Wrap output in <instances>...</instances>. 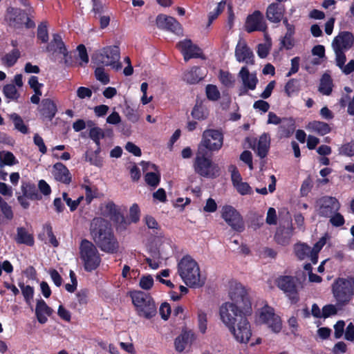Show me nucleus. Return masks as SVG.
<instances>
[{
    "mask_svg": "<svg viewBox=\"0 0 354 354\" xmlns=\"http://www.w3.org/2000/svg\"><path fill=\"white\" fill-rule=\"evenodd\" d=\"M229 296L232 302L223 303L219 308L220 318L229 329L243 318L251 315L252 304L248 292L238 283L230 289Z\"/></svg>",
    "mask_w": 354,
    "mask_h": 354,
    "instance_id": "1",
    "label": "nucleus"
},
{
    "mask_svg": "<svg viewBox=\"0 0 354 354\" xmlns=\"http://www.w3.org/2000/svg\"><path fill=\"white\" fill-rule=\"evenodd\" d=\"M90 232L94 242L102 251L109 254L118 252L120 244L108 221L101 217L94 218L91 223Z\"/></svg>",
    "mask_w": 354,
    "mask_h": 354,
    "instance_id": "2",
    "label": "nucleus"
},
{
    "mask_svg": "<svg viewBox=\"0 0 354 354\" xmlns=\"http://www.w3.org/2000/svg\"><path fill=\"white\" fill-rule=\"evenodd\" d=\"M178 272L183 282L191 288H200L205 283L197 262L189 255L184 256L178 264Z\"/></svg>",
    "mask_w": 354,
    "mask_h": 354,
    "instance_id": "3",
    "label": "nucleus"
},
{
    "mask_svg": "<svg viewBox=\"0 0 354 354\" xmlns=\"http://www.w3.org/2000/svg\"><path fill=\"white\" fill-rule=\"evenodd\" d=\"M203 146L198 147L193 161V169L200 176L215 178L220 175L221 169L212 158V153L205 151Z\"/></svg>",
    "mask_w": 354,
    "mask_h": 354,
    "instance_id": "4",
    "label": "nucleus"
},
{
    "mask_svg": "<svg viewBox=\"0 0 354 354\" xmlns=\"http://www.w3.org/2000/svg\"><path fill=\"white\" fill-rule=\"evenodd\" d=\"M129 296L138 316L150 319L156 315L157 308L150 294L142 290H131L129 292Z\"/></svg>",
    "mask_w": 354,
    "mask_h": 354,
    "instance_id": "5",
    "label": "nucleus"
},
{
    "mask_svg": "<svg viewBox=\"0 0 354 354\" xmlns=\"http://www.w3.org/2000/svg\"><path fill=\"white\" fill-rule=\"evenodd\" d=\"M336 305L343 307L347 305L354 296V277H338L331 286Z\"/></svg>",
    "mask_w": 354,
    "mask_h": 354,
    "instance_id": "6",
    "label": "nucleus"
},
{
    "mask_svg": "<svg viewBox=\"0 0 354 354\" xmlns=\"http://www.w3.org/2000/svg\"><path fill=\"white\" fill-rule=\"evenodd\" d=\"M80 256L86 272H91L100 265L101 257L95 245L86 239H82L80 243Z\"/></svg>",
    "mask_w": 354,
    "mask_h": 354,
    "instance_id": "7",
    "label": "nucleus"
},
{
    "mask_svg": "<svg viewBox=\"0 0 354 354\" xmlns=\"http://www.w3.org/2000/svg\"><path fill=\"white\" fill-rule=\"evenodd\" d=\"M32 18L25 10L19 8L9 6L6 11L5 21L10 27L15 29L24 27L27 29L34 28L36 25Z\"/></svg>",
    "mask_w": 354,
    "mask_h": 354,
    "instance_id": "8",
    "label": "nucleus"
},
{
    "mask_svg": "<svg viewBox=\"0 0 354 354\" xmlns=\"http://www.w3.org/2000/svg\"><path fill=\"white\" fill-rule=\"evenodd\" d=\"M120 58L119 47L118 46H110L94 53L91 59L94 64L98 66H111L118 71L122 68V63L119 61Z\"/></svg>",
    "mask_w": 354,
    "mask_h": 354,
    "instance_id": "9",
    "label": "nucleus"
},
{
    "mask_svg": "<svg viewBox=\"0 0 354 354\" xmlns=\"http://www.w3.org/2000/svg\"><path fill=\"white\" fill-rule=\"evenodd\" d=\"M276 284L284 292L292 304H296L299 301L296 277L288 275L280 276L276 279Z\"/></svg>",
    "mask_w": 354,
    "mask_h": 354,
    "instance_id": "10",
    "label": "nucleus"
},
{
    "mask_svg": "<svg viewBox=\"0 0 354 354\" xmlns=\"http://www.w3.org/2000/svg\"><path fill=\"white\" fill-rule=\"evenodd\" d=\"M223 145V134L218 129H208L202 134V139L198 147L203 146L205 151L211 153L220 150Z\"/></svg>",
    "mask_w": 354,
    "mask_h": 354,
    "instance_id": "11",
    "label": "nucleus"
},
{
    "mask_svg": "<svg viewBox=\"0 0 354 354\" xmlns=\"http://www.w3.org/2000/svg\"><path fill=\"white\" fill-rule=\"evenodd\" d=\"M315 208L319 217L328 218L333 213L339 211L341 203L336 197L324 196L316 201Z\"/></svg>",
    "mask_w": 354,
    "mask_h": 354,
    "instance_id": "12",
    "label": "nucleus"
},
{
    "mask_svg": "<svg viewBox=\"0 0 354 354\" xmlns=\"http://www.w3.org/2000/svg\"><path fill=\"white\" fill-rule=\"evenodd\" d=\"M221 216L234 230L242 232L245 230L243 217L234 207L231 205L223 206Z\"/></svg>",
    "mask_w": 354,
    "mask_h": 354,
    "instance_id": "13",
    "label": "nucleus"
},
{
    "mask_svg": "<svg viewBox=\"0 0 354 354\" xmlns=\"http://www.w3.org/2000/svg\"><path fill=\"white\" fill-rule=\"evenodd\" d=\"M229 330L234 339L241 344L248 343L252 336L251 326L248 317L241 319L236 324V326L230 328Z\"/></svg>",
    "mask_w": 354,
    "mask_h": 354,
    "instance_id": "14",
    "label": "nucleus"
},
{
    "mask_svg": "<svg viewBox=\"0 0 354 354\" xmlns=\"http://www.w3.org/2000/svg\"><path fill=\"white\" fill-rule=\"evenodd\" d=\"M259 320L268 325L275 333H279L281 329V322L279 316L275 315L274 308L264 306L259 313Z\"/></svg>",
    "mask_w": 354,
    "mask_h": 354,
    "instance_id": "15",
    "label": "nucleus"
},
{
    "mask_svg": "<svg viewBox=\"0 0 354 354\" xmlns=\"http://www.w3.org/2000/svg\"><path fill=\"white\" fill-rule=\"evenodd\" d=\"M245 30L251 33L255 31L266 32L268 26L263 13L259 10H255L249 15L245 20Z\"/></svg>",
    "mask_w": 354,
    "mask_h": 354,
    "instance_id": "16",
    "label": "nucleus"
},
{
    "mask_svg": "<svg viewBox=\"0 0 354 354\" xmlns=\"http://www.w3.org/2000/svg\"><path fill=\"white\" fill-rule=\"evenodd\" d=\"M106 216L115 224L118 230H124L130 225L129 220L121 213L116 205L111 201L105 206Z\"/></svg>",
    "mask_w": 354,
    "mask_h": 354,
    "instance_id": "17",
    "label": "nucleus"
},
{
    "mask_svg": "<svg viewBox=\"0 0 354 354\" xmlns=\"http://www.w3.org/2000/svg\"><path fill=\"white\" fill-rule=\"evenodd\" d=\"M238 76L244 86V88L240 90L239 95L247 94L248 90L253 91L256 88L259 82L257 75L250 73L247 66H244L241 68Z\"/></svg>",
    "mask_w": 354,
    "mask_h": 354,
    "instance_id": "18",
    "label": "nucleus"
},
{
    "mask_svg": "<svg viewBox=\"0 0 354 354\" xmlns=\"http://www.w3.org/2000/svg\"><path fill=\"white\" fill-rule=\"evenodd\" d=\"M235 57L239 62H245L249 65L254 64V55L245 41H239L235 48Z\"/></svg>",
    "mask_w": 354,
    "mask_h": 354,
    "instance_id": "19",
    "label": "nucleus"
},
{
    "mask_svg": "<svg viewBox=\"0 0 354 354\" xmlns=\"http://www.w3.org/2000/svg\"><path fill=\"white\" fill-rule=\"evenodd\" d=\"M156 25L159 28L165 29L179 34L182 32L180 24L174 17L165 15H158L156 17Z\"/></svg>",
    "mask_w": 354,
    "mask_h": 354,
    "instance_id": "20",
    "label": "nucleus"
},
{
    "mask_svg": "<svg viewBox=\"0 0 354 354\" xmlns=\"http://www.w3.org/2000/svg\"><path fill=\"white\" fill-rule=\"evenodd\" d=\"M286 8L284 5L279 3H272L266 8V19L271 23L278 24L284 16Z\"/></svg>",
    "mask_w": 354,
    "mask_h": 354,
    "instance_id": "21",
    "label": "nucleus"
},
{
    "mask_svg": "<svg viewBox=\"0 0 354 354\" xmlns=\"http://www.w3.org/2000/svg\"><path fill=\"white\" fill-rule=\"evenodd\" d=\"M38 110L43 120H46L50 122L57 112V107L53 100L45 98L41 100Z\"/></svg>",
    "mask_w": 354,
    "mask_h": 354,
    "instance_id": "22",
    "label": "nucleus"
},
{
    "mask_svg": "<svg viewBox=\"0 0 354 354\" xmlns=\"http://www.w3.org/2000/svg\"><path fill=\"white\" fill-rule=\"evenodd\" d=\"M52 174L55 180L65 185H69L72 181V176L68 169L62 162L53 165Z\"/></svg>",
    "mask_w": 354,
    "mask_h": 354,
    "instance_id": "23",
    "label": "nucleus"
},
{
    "mask_svg": "<svg viewBox=\"0 0 354 354\" xmlns=\"http://www.w3.org/2000/svg\"><path fill=\"white\" fill-rule=\"evenodd\" d=\"M354 44L353 35L348 31L341 32L333 41L334 49L348 50Z\"/></svg>",
    "mask_w": 354,
    "mask_h": 354,
    "instance_id": "24",
    "label": "nucleus"
},
{
    "mask_svg": "<svg viewBox=\"0 0 354 354\" xmlns=\"http://www.w3.org/2000/svg\"><path fill=\"white\" fill-rule=\"evenodd\" d=\"M48 52L55 53L58 52L59 54L64 55V63L68 64L67 56L68 51L62 40L61 35L58 33L53 35V39L46 46Z\"/></svg>",
    "mask_w": 354,
    "mask_h": 354,
    "instance_id": "25",
    "label": "nucleus"
},
{
    "mask_svg": "<svg viewBox=\"0 0 354 354\" xmlns=\"http://www.w3.org/2000/svg\"><path fill=\"white\" fill-rule=\"evenodd\" d=\"M180 46L181 47V50L185 61L192 58L203 57L201 49L196 45L192 44V41L189 39L180 42Z\"/></svg>",
    "mask_w": 354,
    "mask_h": 354,
    "instance_id": "26",
    "label": "nucleus"
},
{
    "mask_svg": "<svg viewBox=\"0 0 354 354\" xmlns=\"http://www.w3.org/2000/svg\"><path fill=\"white\" fill-rule=\"evenodd\" d=\"M53 311V309L46 304L45 301L41 299L37 301L35 308V315L37 321L40 324H44L46 323L48 321L46 315L50 316Z\"/></svg>",
    "mask_w": 354,
    "mask_h": 354,
    "instance_id": "27",
    "label": "nucleus"
},
{
    "mask_svg": "<svg viewBox=\"0 0 354 354\" xmlns=\"http://www.w3.org/2000/svg\"><path fill=\"white\" fill-rule=\"evenodd\" d=\"M22 194L31 201H40L42 196L39 193L36 185L31 182L24 181L21 185Z\"/></svg>",
    "mask_w": 354,
    "mask_h": 354,
    "instance_id": "28",
    "label": "nucleus"
},
{
    "mask_svg": "<svg viewBox=\"0 0 354 354\" xmlns=\"http://www.w3.org/2000/svg\"><path fill=\"white\" fill-rule=\"evenodd\" d=\"M15 239L19 244H24L30 247L33 246L35 244L33 234L29 233L24 227H19L17 228V235Z\"/></svg>",
    "mask_w": 354,
    "mask_h": 354,
    "instance_id": "29",
    "label": "nucleus"
},
{
    "mask_svg": "<svg viewBox=\"0 0 354 354\" xmlns=\"http://www.w3.org/2000/svg\"><path fill=\"white\" fill-rule=\"evenodd\" d=\"M296 129L295 121L293 118H283L281 124L279 127V134L281 138H289Z\"/></svg>",
    "mask_w": 354,
    "mask_h": 354,
    "instance_id": "30",
    "label": "nucleus"
},
{
    "mask_svg": "<svg viewBox=\"0 0 354 354\" xmlns=\"http://www.w3.org/2000/svg\"><path fill=\"white\" fill-rule=\"evenodd\" d=\"M194 337V334L190 331L183 332L174 340L175 349L178 353H182L185 349L189 343H191Z\"/></svg>",
    "mask_w": 354,
    "mask_h": 354,
    "instance_id": "31",
    "label": "nucleus"
},
{
    "mask_svg": "<svg viewBox=\"0 0 354 354\" xmlns=\"http://www.w3.org/2000/svg\"><path fill=\"white\" fill-rule=\"evenodd\" d=\"M292 235L291 228L279 227L274 234V240L279 245H287L290 243Z\"/></svg>",
    "mask_w": 354,
    "mask_h": 354,
    "instance_id": "32",
    "label": "nucleus"
},
{
    "mask_svg": "<svg viewBox=\"0 0 354 354\" xmlns=\"http://www.w3.org/2000/svg\"><path fill=\"white\" fill-rule=\"evenodd\" d=\"M191 115L195 120H204L207 118L209 111L203 104V101L197 99L192 110Z\"/></svg>",
    "mask_w": 354,
    "mask_h": 354,
    "instance_id": "33",
    "label": "nucleus"
},
{
    "mask_svg": "<svg viewBox=\"0 0 354 354\" xmlns=\"http://www.w3.org/2000/svg\"><path fill=\"white\" fill-rule=\"evenodd\" d=\"M270 139L268 133H263L259 139L257 153L261 158L267 156L270 148Z\"/></svg>",
    "mask_w": 354,
    "mask_h": 354,
    "instance_id": "34",
    "label": "nucleus"
},
{
    "mask_svg": "<svg viewBox=\"0 0 354 354\" xmlns=\"http://www.w3.org/2000/svg\"><path fill=\"white\" fill-rule=\"evenodd\" d=\"M333 80L328 73H324L321 79L318 91L323 95H329L333 91Z\"/></svg>",
    "mask_w": 354,
    "mask_h": 354,
    "instance_id": "35",
    "label": "nucleus"
},
{
    "mask_svg": "<svg viewBox=\"0 0 354 354\" xmlns=\"http://www.w3.org/2000/svg\"><path fill=\"white\" fill-rule=\"evenodd\" d=\"M308 127L319 136H324L331 131L330 125L324 122L314 120L309 122Z\"/></svg>",
    "mask_w": 354,
    "mask_h": 354,
    "instance_id": "36",
    "label": "nucleus"
},
{
    "mask_svg": "<svg viewBox=\"0 0 354 354\" xmlns=\"http://www.w3.org/2000/svg\"><path fill=\"white\" fill-rule=\"evenodd\" d=\"M198 66H193L189 71L184 73L183 80L189 84H195L199 82L203 77L200 76Z\"/></svg>",
    "mask_w": 354,
    "mask_h": 354,
    "instance_id": "37",
    "label": "nucleus"
},
{
    "mask_svg": "<svg viewBox=\"0 0 354 354\" xmlns=\"http://www.w3.org/2000/svg\"><path fill=\"white\" fill-rule=\"evenodd\" d=\"M151 167L154 170L158 171V167L152 164ZM145 180L146 183L153 187H156L160 182V174L158 171L157 172H147L145 175Z\"/></svg>",
    "mask_w": 354,
    "mask_h": 354,
    "instance_id": "38",
    "label": "nucleus"
},
{
    "mask_svg": "<svg viewBox=\"0 0 354 354\" xmlns=\"http://www.w3.org/2000/svg\"><path fill=\"white\" fill-rule=\"evenodd\" d=\"M294 251L296 257L299 260H304L308 258L312 249L306 243H297L294 246Z\"/></svg>",
    "mask_w": 354,
    "mask_h": 354,
    "instance_id": "39",
    "label": "nucleus"
},
{
    "mask_svg": "<svg viewBox=\"0 0 354 354\" xmlns=\"http://www.w3.org/2000/svg\"><path fill=\"white\" fill-rule=\"evenodd\" d=\"M20 56L21 53L19 49L14 48L2 57V62L6 66L12 67L16 64Z\"/></svg>",
    "mask_w": 354,
    "mask_h": 354,
    "instance_id": "40",
    "label": "nucleus"
},
{
    "mask_svg": "<svg viewBox=\"0 0 354 354\" xmlns=\"http://www.w3.org/2000/svg\"><path fill=\"white\" fill-rule=\"evenodd\" d=\"M10 118L12 121L15 129L23 134H27L28 133V126L24 124L23 119L19 114L13 113L10 115Z\"/></svg>",
    "mask_w": 354,
    "mask_h": 354,
    "instance_id": "41",
    "label": "nucleus"
},
{
    "mask_svg": "<svg viewBox=\"0 0 354 354\" xmlns=\"http://www.w3.org/2000/svg\"><path fill=\"white\" fill-rule=\"evenodd\" d=\"M19 162L14 154L10 151L0 152V167L3 165L13 166Z\"/></svg>",
    "mask_w": 354,
    "mask_h": 354,
    "instance_id": "42",
    "label": "nucleus"
},
{
    "mask_svg": "<svg viewBox=\"0 0 354 354\" xmlns=\"http://www.w3.org/2000/svg\"><path fill=\"white\" fill-rule=\"evenodd\" d=\"M3 93L5 97L10 100L17 101L20 96L15 85L12 84H6L3 88Z\"/></svg>",
    "mask_w": 354,
    "mask_h": 354,
    "instance_id": "43",
    "label": "nucleus"
},
{
    "mask_svg": "<svg viewBox=\"0 0 354 354\" xmlns=\"http://www.w3.org/2000/svg\"><path fill=\"white\" fill-rule=\"evenodd\" d=\"M37 37L41 43H46L48 41V24L46 21H42L38 25Z\"/></svg>",
    "mask_w": 354,
    "mask_h": 354,
    "instance_id": "44",
    "label": "nucleus"
},
{
    "mask_svg": "<svg viewBox=\"0 0 354 354\" xmlns=\"http://www.w3.org/2000/svg\"><path fill=\"white\" fill-rule=\"evenodd\" d=\"M205 94L207 98L213 102L218 100L221 97V93L214 84H209L205 86Z\"/></svg>",
    "mask_w": 354,
    "mask_h": 354,
    "instance_id": "45",
    "label": "nucleus"
},
{
    "mask_svg": "<svg viewBox=\"0 0 354 354\" xmlns=\"http://www.w3.org/2000/svg\"><path fill=\"white\" fill-rule=\"evenodd\" d=\"M226 4L225 0H222L220 1L216 8L214 10V11L210 12L208 15V24L207 26H210L214 20H215L220 14L224 10Z\"/></svg>",
    "mask_w": 354,
    "mask_h": 354,
    "instance_id": "46",
    "label": "nucleus"
},
{
    "mask_svg": "<svg viewBox=\"0 0 354 354\" xmlns=\"http://www.w3.org/2000/svg\"><path fill=\"white\" fill-rule=\"evenodd\" d=\"M284 90L288 97H290L293 93L298 92L299 90L298 80L295 78L289 80L285 85Z\"/></svg>",
    "mask_w": 354,
    "mask_h": 354,
    "instance_id": "47",
    "label": "nucleus"
},
{
    "mask_svg": "<svg viewBox=\"0 0 354 354\" xmlns=\"http://www.w3.org/2000/svg\"><path fill=\"white\" fill-rule=\"evenodd\" d=\"M218 78L222 84L226 87L232 86L235 81L230 72L223 70H220Z\"/></svg>",
    "mask_w": 354,
    "mask_h": 354,
    "instance_id": "48",
    "label": "nucleus"
},
{
    "mask_svg": "<svg viewBox=\"0 0 354 354\" xmlns=\"http://www.w3.org/2000/svg\"><path fill=\"white\" fill-rule=\"evenodd\" d=\"M328 218L329 223L333 227H339L345 224V218L339 211L333 213V216H330Z\"/></svg>",
    "mask_w": 354,
    "mask_h": 354,
    "instance_id": "49",
    "label": "nucleus"
},
{
    "mask_svg": "<svg viewBox=\"0 0 354 354\" xmlns=\"http://www.w3.org/2000/svg\"><path fill=\"white\" fill-rule=\"evenodd\" d=\"M339 154L348 157L354 156V140L342 145L339 148Z\"/></svg>",
    "mask_w": 354,
    "mask_h": 354,
    "instance_id": "50",
    "label": "nucleus"
},
{
    "mask_svg": "<svg viewBox=\"0 0 354 354\" xmlns=\"http://www.w3.org/2000/svg\"><path fill=\"white\" fill-rule=\"evenodd\" d=\"M95 78L103 84H107L110 82L109 75L105 73L104 68L102 66H98L95 70Z\"/></svg>",
    "mask_w": 354,
    "mask_h": 354,
    "instance_id": "51",
    "label": "nucleus"
},
{
    "mask_svg": "<svg viewBox=\"0 0 354 354\" xmlns=\"http://www.w3.org/2000/svg\"><path fill=\"white\" fill-rule=\"evenodd\" d=\"M140 210L137 203H133L129 209V218H127L130 222L136 223L140 220Z\"/></svg>",
    "mask_w": 354,
    "mask_h": 354,
    "instance_id": "52",
    "label": "nucleus"
},
{
    "mask_svg": "<svg viewBox=\"0 0 354 354\" xmlns=\"http://www.w3.org/2000/svg\"><path fill=\"white\" fill-rule=\"evenodd\" d=\"M19 286L21 290L22 295L24 297V299L27 303H29L30 301L33 298L34 295V288L33 287L27 285L25 286L24 283H19Z\"/></svg>",
    "mask_w": 354,
    "mask_h": 354,
    "instance_id": "53",
    "label": "nucleus"
},
{
    "mask_svg": "<svg viewBox=\"0 0 354 354\" xmlns=\"http://www.w3.org/2000/svg\"><path fill=\"white\" fill-rule=\"evenodd\" d=\"M198 329L203 334L205 333L207 330V314L202 310L198 311Z\"/></svg>",
    "mask_w": 354,
    "mask_h": 354,
    "instance_id": "54",
    "label": "nucleus"
},
{
    "mask_svg": "<svg viewBox=\"0 0 354 354\" xmlns=\"http://www.w3.org/2000/svg\"><path fill=\"white\" fill-rule=\"evenodd\" d=\"M43 229L44 231H46L47 236L49 239V243L53 246V247H57L59 245V242L56 239V236H55L53 227L50 223H46L43 226Z\"/></svg>",
    "mask_w": 354,
    "mask_h": 354,
    "instance_id": "55",
    "label": "nucleus"
},
{
    "mask_svg": "<svg viewBox=\"0 0 354 354\" xmlns=\"http://www.w3.org/2000/svg\"><path fill=\"white\" fill-rule=\"evenodd\" d=\"M124 113L127 120L133 123H136L139 120L140 115L137 110L127 106L124 110Z\"/></svg>",
    "mask_w": 354,
    "mask_h": 354,
    "instance_id": "56",
    "label": "nucleus"
},
{
    "mask_svg": "<svg viewBox=\"0 0 354 354\" xmlns=\"http://www.w3.org/2000/svg\"><path fill=\"white\" fill-rule=\"evenodd\" d=\"M139 286L143 290H150L153 286V277L150 274L142 276L140 279Z\"/></svg>",
    "mask_w": 354,
    "mask_h": 354,
    "instance_id": "57",
    "label": "nucleus"
},
{
    "mask_svg": "<svg viewBox=\"0 0 354 354\" xmlns=\"http://www.w3.org/2000/svg\"><path fill=\"white\" fill-rule=\"evenodd\" d=\"M229 171L231 172V180L234 187L242 182L241 175L235 165H231L229 167Z\"/></svg>",
    "mask_w": 354,
    "mask_h": 354,
    "instance_id": "58",
    "label": "nucleus"
},
{
    "mask_svg": "<svg viewBox=\"0 0 354 354\" xmlns=\"http://www.w3.org/2000/svg\"><path fill=\"white\" fill-rule=\"evenodd\" d=\"M234 187L236 189L238 193H239L242 196L252 194V187L246 182H241L238 185H235Z\"/></svg>",
    "mask_w": 354,
    "mask_h": 354,
    "instance_id": "59",
    "label": "nucleus"
},
{
    "mask_svg": "<svg viewBox=\"0 0 354 354\" xmlns=\"http://www.w3.org/2000/svg\"><path fill=\"white\" fill-rule=\"evenodd\" d=\"M145 223L149 229H151L158 234L157 230H160V226L154 217L151 215H147L144 218Z\"/></svg>",
    "mask_w": 354,
    "mask_h": 354,
    "instance_id": "60",
    "label": "nucleus"
},
{
    "mask_svg": "<svg viewBox=\"0 0 354 354\" xmlns=\"http://www.w3.org/2000/svg\"><path fill=\"white\" fill-rule=\"evenodd\" d=\"M313 188V181H312V179L310 176H308L307 178H306L301 185V188H300V192H301V195L302 196H306L309 192H310L311 189Z\"/></svg>",
    "mask_w": 354,
    "mask_h": 354,
    "instance_id": "61",
    "label": "nucleus"
},
{
    "mask_svg": "<svg viewBox=\"0 0 354 354\" xmlns=\"http://www.w3.org/2000/svg\"><path fill=\"white\" fill-rule=\"evenodd\" d=\"M92 11L94 13V17L97 18L98 16L102 15L104 12L105 6L101 0H92Z\"/></svg>",
    "mask_w": 354,
    "mask_h": 354,
    "instance_id": "62",
    "label": "nucleus"
},
{
    "mask_svg": "<svg viewBox=\"0 0 354 354\" xmlns=\"http://www.w3.org/2000/svg\"><path fill=\"white\" fill-rule=\"evenodd\" d=\"M76 297L80 306H86L88 301V290L81 289L76 293Z\"/></svg>",
    "mask_w": 354,
    "mask_h": 354,
    "instance_id": "63",
    "label": "nucleus"
},
{
    "mask_svg": "<svg viewBox=\"0 0 354 354\" xmlns=\"http://www.w3.org/2000/svg\"><path fill=\"white\" fill-rule=\"evenodd\" d=\"M337 313V308L333 304H327L322 308V317L326 319Z\"/></svg>",
    "mask_w": 354,
    "mask_h": 354,
    "instance_id": "64",
    "label": "nucleus"
}]
</instances>
